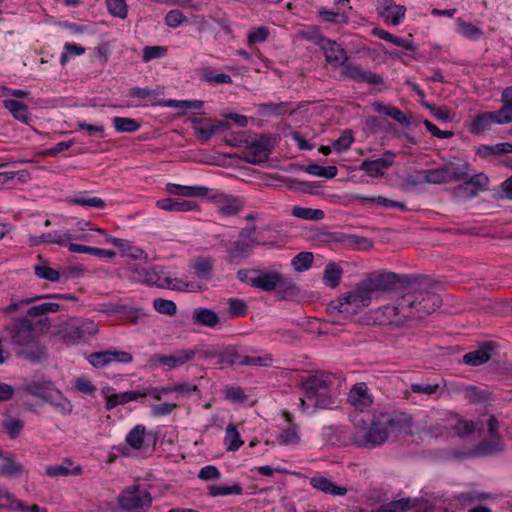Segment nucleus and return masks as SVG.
I'll return each mask as SVG.
<instances>
[{
	"instance_id": "1",
	"label": "nucleus",
	"mask_w": 512,
	"mask_h": 512,
	"mask_svg": "<svg viewBox=\"0 0 512 512\" xmlns=\"http://www.w3.org/2000/svg\"><path fill=\"white\" fill-rule=\"evenodd\" d=\"M433 284L427 276H412L407 291L397 300V304L386 308L393 316L391 321L403 325L406 321L423 319L435 312L442 303L440 296L431 291Z\"/></svg>"
},
{
	"instance_id": "2",
	"label": "nucleus",
	"mask_w": 512,
	"mask_h": 512,
	"mask_svg": "<svg viewBox=\"0 0 512 512\" xmlns=\"http://www.w3.org/2000/svg\"><path fill=\"white\" fill-rule=\"evenodd\" d=\"M6 332L17 356L32 363L47 359L46 347L40 343L29 318L13 320L6 326Z\"/></svg>"
},
{
	"instance_id": "3",
	"label": "nucleus",
	"mask_w": 512,
	"mask_h": 512,
	"mask_svg": "<svg viewBox=\"0 0 512 512\" xmlns=\"http://www.w3.org/2000/svg\"><path fill=\"white\" fill-rule=\"evenodd\" d=\"M332 377L323 372H316L301 381L304 396L300 399L302 412L311 414L317 409H328L333 404L331 397Z\"/></svg>"
},
{
	"instance_id": "4",
	"label": "nucleus",
	"mask_w": 512,
	"mask_h": 512,
	"mask_svg": "<svg viewBox=\"0 0 512 512\" xmlns=\"http://www.w3.org/2000/svg\"><path fill=\"white\" fill-rule=\"evenodd\" d=\"M328 63L343 67L342 75L358 83L380 85L384 83L383 77L372 71H366L360 65L347 63L348 56L344 48L336 41L330 39V43L321 47Z\"/></svg>"
},
{
	"instance_id": "5",
	"label": "nucleus",
	"mask_w": 512,
	"mask_h": 512,
	"mask_svg": "<svg viewBox=\"0 0 512 512\" xmlns=\"http://www.w3.org/2000/svg\"><path fill=\"white\" fill-rule=\"evenodd\" d=\"M276 137L261 134L257 138L246 141V153L242 160L253 165L266 163L275 148Z\"/></svg>"
},
{
	"instance_id": "6",
	"label": "nucleus",
	"mask_w": 512,
	"mask_h": 512,
	"mask_svg": "<svg viewBox=\"0 0 512 512\" xmlns=\"http://www.w3.org/2000/svg\"><path fill=\"white\" fill-rule=\"evenodd\" d=\"M389 437L383 421L378 414H374L369 428L364 433L356 434L352 442L358 448L373 449L383 445Z\"/></svg>"
},
{
	"instance_id": "7",
	"label": "nucleus",
	"mask_w": 512,
	"mask_h": 512,
	"mask_svg": "<svg viewBox=\"0 0 512 512\" xmlns=\"http://www.w3.org/2000/svg\"><path fill=\"white\" fill-rule=\"evenodd\" d=\"M371 299L372 296L362 281L354 291L338 299L336 308L346 317L353 316L368 307Z\"/></svg>"
},
{
	"instance_id": "8",
	"label": "nucleus",
	"mask_w": 512,
	"mask_h": 512,
	"mask_svg": "<svg viewBox=\"0 0 512 512\" xmlns=\"http://www.w3.org/2000/svg\"><path fill=\"white\" fill-rule=\"evenodd\" d=\"M117 500L119 507L128 512H145L152 505L150 492L141 490L138 485L127 488Z\"/></svg>"
},
{
	"instance_id": "9",
	"label": "nucleus",
	"mask_w": 512,
	"mask_h": 512,
	"mask_svg": "<svg viewBox=\"0 0 512 512\" xmlns=\"http://www.w3.org/2000/svg\"><path fill=\"white\" fill-rule=\"evenodd\" d=\"M411 279L412 276L410 275H400L394 272H386L376 275L374 277L367 278L366 280L363 281V283L372 296L374 293L377 292L392 291L395 289V286L397 284L406 285L407 288L409 283L411 282Z\"/></svg>"
},
{
	"instance_id": "10",
	"label": "nucleus",
	"mask_w": 512,
	"mask_h": 512,
	"mask_svg": "<svg viewBox=\"0 0 512 512\" xmlns=\"http://www.w3.org/2000/svg\"><path fill=\"white\" fill-rule=\"evenodd\" d=\"M378 415L389 436L391 433L411 434L413 419L410 415L399 411L380 412Z\"/></svg>"
},
{
	"instance_id": "11",
	"label": "nucleus",
	"mask_w": 512,
	"mask_h": 512,
	"mask_svg": "<svg viewBox=\"0 0 512 512\" xmlns=\"http://www.w3.org/2000/svg\"><path fill=\"white\" fill-rule=\"evenodd\" d=\"M196 355L193 349H178L171 355L154 354L149 358L151 367L167 366L170 369L176 368L191 361Z\"/></svg>"
},
{
	"instance_id": "12",
	"label": "nucleus",
	"mask_w": 512,
	"mask_h": 512,
	"mask_svg": "<svg viewBox=\"0 0 512 512\" xmlns=\"http://www.w3.org/2000/svg\"><path fill=\"white\" fill-rule=\"evenodd\" d=\"M395 153L391 150L384 152L382 157L374 160L366 159L362 161L359 170L364 171L368 176L373 178L382 177L385 172L393 165Z\"/></svg>"
},
{
	"instance_id": "13",
	"label": "nucleus",
	"mask_w": 512,
	"mask_h": 512,
	"mask_svg": "<svg viewBox=\"0 0 512 512\" xmlns=\"http://www.w3.org/2000/svg\"><path fill=\"white\" fill-rule=\"evenodd\" d=\"M378 13L386 23L397 26L405 17L406 7L397 5L394 0H383L378 6Z\"/></svg>"
},
{
	"instance_id": "14",
	"label": "nucleus",
	"mask_w": 512,
	"mask_h": 512,
	"mask_svg": "<svg viewBox=\"0 0 512 512\" xmlns=\"http://www.w3.org/2000/svg\"><path fill=\"white\" fill-rule=\"evenodd\" d=\"M26 391L32 395L44 399L47 402L54 403V400L62 398L59 390L55 389L50 381H33L26 386Z\"/></svg>"
},
{
	"instance_id": "15",
	"label": "nucleus",
	"mask_w": 512,
	"mask_h": 512,
	"mask_svg": "<svg viewBox=\"0 0 512 512\" xmlns=\"http://www.w3.org/2000/svg\"><path fill=\"white\" fill-rule=\"evenodd\" d=\"M504 450L505 444L502 439H483L468 452V456L472 458L489 457Z\"/></svg>"
},
{
	"instance_id": "16",
	"label": "nucleus",
	"mask_w": 512,
	"mask_h": 512,
	"mask_svg": "<svg viewBox=\"0 0 512 512\" xmlns=\"http://www.w3.org/2000/svg\"><path fill=\"white\" fill-rule=\"evenodd\" d=\"M253 273H257L256 277L251 278L250 286L258 288L264 292H272L276 290V282L279 272L275 270L252 269Z\"/></svg>"
},
{
	"instance_id": "17",
	"label": "nucleus",
	"mask_w": 512,
	"mask_h": 512,
	"mask_svg": "<svg viewBox=\"0 0 512 512\" xmlns=\"http://www.w3.org/2000/svg\"><path fill=\"white\" fill-rule=\"evenodd\" d=\"M496 347V344L492 341L483 342L477 350L467 352L463 356V362L470 366H480L492 357V350Z\"/></svg>"
},
{
	"instance_id": "18",
	"label": "nucleus",
	"mask_w": 512,
	"mask_h": 512,
	"mask_svg": "<svg viewBox=\"0 0 512 512\" xmlns=\"http://www.w3.org/2000/svg\"><path fill=\"white\" fill-rule=\"evenodd\" d=\"M133 278L138 282L144 283L148 286H157L164 288V284L160 283V272L156 267H139L134 266L131 268Z\"/></svg>"
},
{
	"instance_id": "19",
	"label": "nucleus",
	"mask_w": 512,
	"mask_h": 512,
	"mask_svg": "<svg viewBox=\"0 0 512 512\" xmlns=\"http://www.w3.org/2000/svg\"><path fill=\"white\" fill-rule=\"evenodd\" d=\"M310 485L325 494L332 496H344L347 494V488L339 486L335 482L331 481L324 476H315L310 479Z\"/></svg>"
},
{
	"instance_id": "20",
	"label": "nucleus",
	"mask_w": 512,
	"mask_h": 512,
	"mask_svg": "<svg viewBox=\"0 0 512 512\" xmlns=\"http://www.w3.org/2000/svg\"><path fill=\"white\" fill-rule=\"evenodd\" d=\"M253 246L254 245L248 241H234L232 246L227 250L226 260L231 264H239L241 260L251 254Z\"/></svg>"
},
{
	"instance_id": "21",
	"label": "nucleus",
	"mask_w": 512,
	"mask_h": 512,
	"mask_svg": "<svg viewBox=\"0 0 512 512\" xmlns=\"http://www.w3.org/2000/svg\"><path fill=\"white\" fill-rule=\"evenodd\" d=\"M108 240L120 249L123 256L129 257L133 260L143 259L145 263L148 262L149 259L147 253L143 249L131 245L128 240L116 237H109Z\"/></svg>"
},
{
	"instance_id": "22",
	"label": "nucleus",
	"mask_w": 512,
	"mask_h": 512,
	"mask_svg": "<svg viewBox=\"0 0 512 512\" xmlns=\"http://www.w3.org/2000/svg\"><path fill=\"white\" fill-rule=\"evenodd\" d=\"M194 325L215 328L220 323L219 315L210 308H196L192 312Z\"/></svg>"
},
{
	"instance_id": "23",
	"label": "nucleus",
	"mask_w": 512,
	"mask_h": 512,
	"mask_svg": "<svg viewBox=\"0 0 512 512\" xmlns=\"http://www.w3.org/2000/svg\"><path fill=\"white\" fill-rule=\"evenodd\" d=\"M156 206L170 212H186L196 209L197 203L191 200L164 198L158 200Z\"/></svg>"
},
{
	"instance_id": "24",
	"label": "nucleus",
	"mask_w": 512,
	"mask_h": 512,
	"mask_svg": "<svg viewBox=\"0 0 512 512\" xmlns=\"http://www.w3.org/2000/svg\"><path fill=\"white\" fill-rule=\"evenodd\" d=\"M72 465V462L70 459L66 458L63 463L61 464H53L48 465L45 467V473L49 477H66V476H77L80 475L82 472L81 466H75L74 468L70 469V466Z\"/></svg>"
},
{
	"instance_id": "25",
	"label": "nucleus",
	"mask_w": 512,
	"mask_h": 512,
	"mask_svg": "<svg viewBox=\"0 0 512 512\" xmlns=\"http://www.w3.org/2000/svg\"><path fill=\"white\" fill-rule=\"evenodd\" d=\"M350 197H351L352 201H358L362 204H364V203H368L371 205L376 204V205L383 206L386 208H397L400 210H407L404 203L390 200L383 196H363L360 194H352Z\"/></svg>"
},
{
	"instance_id": "26",
	"label": "nucleus",
	"mask_w": 512,
	"mask_h": 512,
	"mask_svg": "<svg viewBox=\"0 0 512 512\" xmlns=\"http://www.w3.org/2000/svg\"><path fill=\"white\" fill-rule=\"evenodd\" d=\"M167 191L173 195L185 197H203L208 194L209 189L204 186H184L180 184L169 183Z\"/></svg>"
},
{
	"instance_id": "27",
	"label": "nucleus",
	"mask_w": 512,
	"mask_h": 512,
	"mask_svg": "<svg viewBox=\"0 0 512 512\" xmlns=\"http://www.w3.org/2000/svg\"><path fill=\"white\" fill-rule=\"evenodd\" d=\"M292 105V102H280V103H260L257 105V111L261 116L270 117V116H283L289 112V108Z\"/></svg>"
},
{
	"instance_id": "28",
	"label": "nucleus",
	"mask_w": 512,
	"mask_h": 512,
	"mask_svg": "<svg viewBox=\"0 0 512 512\" xmlns=\"http://www.w3.org/2000/svg\"><path fill=\"white\" fill-rule=\"evenodd\" d=\"M3 104L4 107L12 114L14 119L25 124L29 123L30 114L25 103L15 99H5Z\"/></svg>"
},
{
	"instance_id": "29",
	"label": "nucleus",
	"mask_w": 512,
	"mask_h": 512,
	"mask_svg": "<svg viewBox=\"0 0 512 512\" xmlns=\"http://www.w3.org/2000/svg\"><path fill=\"white\" fill-rule=\"evenodd\" d=\"M373 107L378 113L391 117L402 126L408 127L411 124L410 119L397 107L386 105L382 102L373 103Z\"/></svg>"
},
{
	"instance_id": "30",
	"label": "nucleus",
	"mask_w": 512,
	"mask_h": 512,
	"mask_svg": "<svg viewBox=\"0 0 512 512\" xmlns=\"http://www.w3.org/2000/svg\"><path fill=\"white\" fill-rule=\"evenodd\" d=\"M65 201L69 205H79L98 209H103L106 206L105 202L101 198L89 197L88 192H79L74 196L67 197Z\"/></svg>"
},
{
	"instance_id": "31",
	"label": "nucleus",
	"mask_w": 512,
	"mask_h": 512,
	"mask_svg": "<svg viewBox=\"0 0 512 512\" xmlns=\"http://www.w3.org/2000/svg\"><path fill=\"white\" fill-rule=\"evenodd\" d=\"M191 268L197 278L209 280L213 272V259L211 257H197L191 264Z\"/></svg>"
},
{
	"instance_id": "32",
	"label": "nucleus",
	"mask_w": 512,
	"mask_h": 512,
	"mask_svg": "<svg viewBox=\"0 0 512 512\" xmlns=\"http://www.w3.org/2000/svg\"><path fill=\"white\" fill-rule=\"evenodd\" d=\"M373 35L379 37L382 40L389 41L396 46L402 47L406 50L415 51L417 50L416 44L412 40L403 39L398 37L386 30L374 28L372 31Z\"/></svg>"
},
{
	"instance_id": "33",
	"label": "nucleus",
	"mask_w": 512,
	"mask_h": 512,
	"mask_svg": "<svg viewBox=\"0 0 512 512\" xmlns=\"http://www.w3.org/2000/svg\"><path fill=\"white\" fill-rule=\"evenodd\" d=\"M276 291L279 299H286L287 297L296 296L299 292L298 287L295 282L283 274H278V279L276 282Z\"/></svg>"
},
{
	"instance_id": "34",
	"label": "nucleus",
	"mask_w": 512,
	"mask_h": 512,
	"mask_svg": "<svg viewBox=\"0 0 512 512\" xmlns=\"http://www.w3.org/2000/svg\"><path fill=\"white\" fill-rule=\"evenodd\" d=\"M140 398V391H125L115 393L106 398L105 409L112 410L118 405H123Z\"/></svg>"
},
{
	"instance_id": "35",
	"label": "nucleus",
	"mask_w": 512,
	"mask_h": 512,
	"mask_svg": "<svg viewBox=\"0 0 512 512\" xmlns=\"http://www.w3.org/2000/svg\"><path fill=\"white\" fill-rule=\"evenodd\" d=\"M482 158L512 153V143L502 142L495 145H480L476 150Z\"/></svg>"
},
{
	"instance_id": "36",
	"label": "nucleus",
	"mask_w": 512,
	"mask_h": 512,
	"mask_svg": "<svg viewBox=\"0 0 512 512\" xmlns=\"http://www.w3.org/2000/svg\"><path fill=\"white\" fill-rule=\"evenodd\" d=\"M68 250L72 253L91 254L100 258L112 259L116 256V253L113 250H106L102 248L85 246L76 243H70L68 245Z\"/></svg>"
},
{
	"instance_id": "37",
	"label": "nucleus",
	"mask_w": 512,
	"mask_h": 512,
	"mask_svg": "<svg viewBox=\"0 0 512 512\" xmlns=\"http://www.w3.org/2000/svg\"><path fill=\"white\" fill-rule=\"evenodd\" d=\"M119 315L121 320L136 325L144 320V318L147 316V313L143 308L122 304Z\"/></svg>"
},
{
	"instance_id": "38",
	"label": "nucleus",
	"mask_w": 512,
	"mask_h": 512,
	"mask_svg": "<svg viewBox=\"0 0 512 512\" xmlns=\"http://www.w3.org/2000/svg\"><path fill=\"white\" fill-rule=\"evenodd\" d=\"M425 174L427 184H447L450 183L448 176V166H441L434 169L422 170Z\"/></svg>"
},
{
	"instance_id": "39",
	"label": "nucleus",
	"mask_w": 512,
	"mask_h": 512,
	"mask_svg": "<svg viewBox=\"0 0 512 512\" xmlns=\"http://www.w3.org/2000/svg\"><path fill=\"white\" fill-rule=\"evenodd\" d=\"M464 399L470 404L486 403L490 399V393L478 386L467 385L465 388Z\"/></svg>"
},
{
	"instance_id": "40",
	"label": "nucleus",
	"mask_w": 512,
	"mask_h": 512,
	"mask_svg": "<svg viewBox=\"0 0 512 512\" xmlns=\"http://www.w3.org/2000/svg\"><path fill=\"white\" fill-rule=\"evenodd\" d=\"M200 80L212 85L231 84L232 78L226 73H215L211 67H206L201 70Z\"/></svg>"
},
{
	"instance_id": "41",
	"label": "nucleus",
	"mask_w": 512,
	"mask_h": 512,
	"mask_svg": "<svg viewBox=\"0 0 512 512\" xmlns=\"http://www.w3.org/2000/svg\"><path fill=\"white\" fill-rule=\"evenodd\" d=\"M342 274L343 269L339 265L335 262H329L324 270V283L331 288H335L339 285Z\"/></svg>"
},
{
	"instance_id": "42",
	"label": "nucleus",
	"mask_w": 512,
	"mask_h": 512,
	"mask_svg": "<svg viewBox=\"0 0 512 512\" xmlns=\"http://www.w3.org/2000/svg\"><path fill=\"white\" fill-rule=\"evenodd\" d=\"M492 114L490 112H482L478 113L473 121L470 124L469 131L472 134H480L486 130H488L493 123L494 118H492Z\"/></svg>"
},
{
	"instance_id": "43",
	"label": "nucleus",
	"mask_w": 512,
	"mask_h": 512,
	"mask_svg": "<svg viewBox=\"0 0 512 512\" xmlns=\"http://www.w3.org/2000/svg\"><path fill=\"white\" fill-rule=\"evenodd\" d=\"M23 472V465L15 461L13 454L3 457V463L0 465L1 476H20Z\"/></svg>"
},
{
	"instance_id": "44",
	"label": "nucleus",
	"mask_w": 512,
	"mask_h": 512,
	"mask_svg": "<svg viewBox=\"0 0 512 512\" xmlns=\"http://www.w3.org/2000/svg\"><path fill=\"white\" fill-rule=\"evenodd\" d=\"M204 102L200 100H160L153 105H159L162 107H178L183 109L184 111H187L189 109H195L199 110L203 107Z\"/></svg>"
},
{
	"instance_id": "45",
	"label": "nucleus",
	"mask_w": 512,
	"mask_h": 512,
	"mask_svg": "<svg viewBox=\"0 0 512 512\" xmlns=\"http://www.w3.org/2000/svg\"><path fill=\"white\" fill-rule=\"evenodd\" d=\"M447 166L450 183L466 181L470 170V164L468 162H463L462 164L450 163Z\"/></svg>"
},
{
	"instance_id": "46",
	"label": "nucleus",
	"mask_w": 512,
	"mask_h": 512,
	"mask_svg": "<svg viewBox=\"0 0 512 512\" xmlns=\"http://www.w3.org/2000/svg\"><path fill=\"white\" fill-rule=\"evenodd\" d=\"M291 214L299 219L319 221L325 217V213L321 209L306 208L301 206H294Z\"/></svg>"
},
{
	"instance_id": "47",
	"label": "nucleus",
	"mask_w": 512,
	"mask_h": 512,
	"mask_svg": "<svg viewBox=\"0 0 512 512\" xmlns=\"http://www.w3.org/2000/svg\"><path fill=\"white\" fill-rule=\"evenodd\" d=\"M488 177L483 174H475L471 176L468 180L464 181L458 189L470 190L471 195H476L477 191L483 189L488 184Z\"/></svg>"
},
{
	"instance_id": "48",
	"label": "nucleus",
	"mask_w": 512,
	"mask_h": 512,
	"mask_svg": "<svg viewBox=\"0 0 512 512\" xmlns=\"http://www.w3.org/2000/svg\"><path fill=\"white\" fill-rule=\"evenodd\" d=\"M224 441L227 445V451L235 452L242 446L243 441L241 440L237 427L234 424L230 423L227 425Z\"/></svg>"
},
{
	"instance_id": "49",
	"label": "nucleus",
	"mask_w": 512,
	"mask_h": 512,
	"mask_svg": "<svg viewBox=\"0 0 512 512\" xmlns=\"http://www.w3.org/2000/svg\"><path fill=\"white\" fill-rule=\"evenodd\" d=\"M304 171L308 174L319 176V177H324L327 179L336 177V175L338 173V169L334 165L324 167V166H321L316 163H312V164L306 166L304 168Z\"/></svg>"
},
{
	"instance_id": "50",
	"label": "nucleus",
	"mask_w": 512,
	"mask_h": 512,
	"mask_svg": "<svg viewBox=\"0 0 512 512\" xmlns=\"http://www.w3.org/2000/svg\"><path fill=\"white\" fill-rule=\"evenodd\" d=\"M62 309V306L55 302H45L28 308L27 316L39 317L47 313H56Z\"/></svg>"
},
{
	"instance_id": "51",
	"label": "nucleus",
	"mask_w": 512,
	"mask_h": 512,
	"mask_svg": "<svg viewBox=\"0 0 512 512\" xmlns=\"http://www.w3.org/2000/svg\"><path fill=\"white\" fill-rule=\"evenodd\" d=\"M218 358L219 365L227 364L229 366H233L235 364L241 365V359H243V355L240 354L235 347L230 346L220 351Z\"/></svg>"
},
{
	"instance_id": "52",
	"label": "nucleus",
	"mask_w": 512,
	"mask_h": 512,
	"mask_svg": "<svg viewBox=\"0 0 512 512\" xmlns=\"http://www.w3.org/2000/svg\"><path fill=\"white\" fill-rule=\"evenodd\" d=\"M242 493H243V489L239 483H235L231 486L210 485L208 487V495L211 497L226 496V495H241Z\"/></svg>"
},
{
	"instance_id": "53",
	"label": "nucleus",
	"mask_w": 512,
	"mask_h": 512,
	"mask_svg": "<svg viewBox=\"0 0 512 512\" xmlns=\"http://www.w3.org/2000/svg\"><path fill=\"white\" fill-rule=\"evenodd\" d=\"M112 121L117 132L133 133L141 126V124L133 118L114 117Z\"/></svg>"
},
{
	"instance_id": "54",
	"label": "nucleus",
	"mask_w": 512,
	"mask_h": 512,
	"mask_svg": "<svg viewBox=\"0 0 512 512\" xmlns=\"http://www.w3.org/2000/svg\"><path fill=\"white\" fill-rule=\"evenodd\" d=\"M145 426L136 425L126 436V443L134 449H140L144 442Z\"/></svg>"
},
{
	"instance_id": "55",
	"label": "nucleus",
	"mask_w": 512,
	"mask_h": 512,
	"mask_svg": "<svg viewBox=\"0 0 512 512\" xmlns=\"http://www.w3.org/2000/svg\"><path fill=\"white\" fill-rule=\"evenodd\" d=\"M313 260L312 252H300L292 259V266L295 271L303 272L311 267Z\"/></svg>"
},
{
	"instance_id": "56",
	"label": "nucleus",
	"mask_w": 512,
	"mask_h": 512,
	"mask_svg": "<svg viewBox=\"0 0 512 512\" xmlns=\"http://www.w3.org/2000/svg\"><path fill=\"white\" fill-rule=\"evenodd\" d=\"M422 105L427 108L432 115L437 119L445 122H450L455 115L454 112L448 107H438L434 104L422 102Z\"/></svg>"
},
{
	"instance_id": "57",
	"label": "nucleus",
	"mask_w": 512,
	"mask_h": 512,
	"mask_svg": "<svg viewBox=\"0 0 512 512\" xmlns=\"http://www.w3.org/2000/svg\"><path fill=\"white\" fill-rule=\"evenodd\" d=\"M318 14L322 17L323 21L327 23L347 24L349 21V17L345 13L331 11L325 8L319 9Z\"/></svg>"
},
{
	"instance_id": "58",
	"label": "nucleus",
	"mask_w": 512,
	"mask_h": 512,
	"mask_svg": "<svg viewBox=\"0 0 512 512\" xmlns=\"http://www.w3.org/2000/svg\"><path fill=\"white\" fill-rule=\"evenodd\" d=\"M154 309L161 314L173 316L177 312V306L174 301L163 298H156L153 300Z\"/></svg>"
},
{
	"instance_id": "59",
	"label": "nucleus",
	"mask_w": 512,
	"mask_h": 512,
	"mask_svg": "<svg viewBox=\"0 0 512 512\" xmlns=\"http://www.w3.org/2000/svg\"><path fill=\"white\" fill-rule=\"evenodd\" d=\"M109 13L114 17L125 19L127 17V4L125 0H106Z\"/></svg>"
},
{
	"instance_id": "60",
	"label": "nucleus",
	"mask_w": 512,
	"mask_h": 512,
	"mask_svg": "<svg viewBox=\"0 0 512 512\" xmlns=\"http://www.w3.org/2000/svg\"><path fill=\"white\" fill-rule=\"evenodd\" d=\"M458 25L461 33L470 40H478L483 35V31L480 28L460 18L458 19Z\"/></svg>"
},
{
	"instance_id": "61",
	"label": "nucleus",
	"mask_w": 512,
	"mask_h": 512,
	"mask_svg": "<svg viewBox=\"0 0 512 512\" xmlns=\"http://www.w3.org/2000/svg\"><path fill=\"white\" fill-rule=\"evenodd\" d=\"M367 386L365 383H357L353 386L351 389V395L350 398H353L352 403L354 405L357 404V401L366 405L368 402H370L368 393H367Z\"/></svg>"
},
{
	"instance_id": "62",
	"label": "nucleus",
	"mask_w": 512,
	"mask_h": 512,
	"mask_svg": "<svg viewBox=\"0 0 512 512\" xmlns=\"http://www.w3.org/2000/svg\"><path fill=\"white\" fill-rule=\"evenodd\" d=\"M353 141L352 132L350 130H344L340 137L332 143V146L336 152L342 153L350 148Z\"/></svg>"
},
{
	"instance_id": "63",
	"label": "nucleus",
	"mask_w": 512,
	"mask_h": 512,
	"mask_svg": "<svg viewBox=\"0 0 512 512\" xmlns=\"http://www.w3.org/2000/svg\"><path fill=\"white\" fill-rule=\"evenodd\" d=\"M228 312L231 318L243 317L247 314V305L241 299L230 298Z\"/></svg>"
},
{
	"instance_id": "64",
	"label": "nucleus",
	"mask_w": 512,
	"mask_h": 512,
	"mask_svg": "<svg viewBox=\"0 0 512 512\" xmlns=\"http://www.w3.org/2000/svg\"><path fill=\"white\" fill-rule=\"evenodd\" d=\"M87 359L88 362L96 368L104 367L112 362L110 350L91 353Z\"/></svg>"
}]
</instances>
